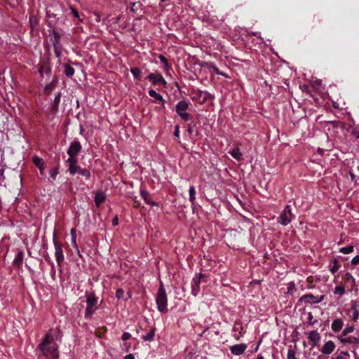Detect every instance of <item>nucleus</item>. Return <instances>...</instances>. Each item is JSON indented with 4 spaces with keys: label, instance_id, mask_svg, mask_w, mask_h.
<instances>
[{
    "label": "nucleus",
    "instance_id": "c9c22d12",
    "mask_svg": "<svg viewBox=\"0 0 359 359\" xmlns=\"http://www.w3.org/2000/svg\"><path fill=\"white\" fill-rule=\"evenodd\" d=\"M60 98H61V93H58L54 98V100H53V104H54V108L55 109H57L58 107V105L60 104Z\"/></svg>",
    "mask_w": 359,
    "mask_h": 359
},
{
    "label": "nucleus",
    "instance_id": "3c124183",
    "mask_svg": "<svg viewBox=\"0 0 359 359\" xmlns=\"http://www.w3.org/2000/svg\"><path fill=\"white\" fill-rule=\"evenodd\" d=\"M349 174H350L351 180H353L355 177V175L352 172H350Z\"/></svg>",
    "mask_w": 359,
    "mask_h": 359
},
{
    "label": "nucleus",
    "instance_id": "09e8293b",
    "mask_svg": "<svg viewBox=\"0 0 359 359\" xmlns=\"http://www.w3.org/2000/svg\"><path fill=\"white\" fill-rule=\"evenodd\" d=\"M312 319H313V316H312L311 313H309V323L311 325L314 324V323L312 322Z\"/></svg>",
    "mask_w": 359,
    "mask_h": 359
},
{
    "label": "nucleus",
    "instance_id": "8fccbe9b",
    "mask_svg": "<svg viewBox=\"0 0 359 359\" xmlns=\"http://www.w3.org/2000/svg\"><path fill=\"white\" fill-rule=\"evenodd\" d=\"M124 359H135L133 354H128L125 356Z\"/></svg>",
    "mask_w": 359,
    "mask_h": 359
},
{
    "label": "nucleus",
    "instance_id": "a19ab883",
    "mask_svg": "<svg viewBox=\"0 0 359 359\" xmlns=\"http://www.w3.org/2000/svg\"><path fill=\"white\" fill-rule=\"evenodd\" d=\"M124 291L123 289H118L116 292V297L117 299H120L123 298Z\"/></svg>",
    "mask_w": 359,
    "mask_h": 359
},
{
    "label": "nucleus",
    "instance_id": "58836bf2",
    "mask_svg": "<svg viewBox=\"0 0 359 359\" xmlns=\"http://www.w3.org/2000/svg\"><path fill=\"white\" fill-rule=\"evenodd\" d=\"M49 174H50V176L53 179L55 180L56 176L58 174V170L57 168H53L50 172H49Z\"/></svg>",
    "mask_w": 359,
    "mask_h": 359
},
{
    "label": "nucleus",
    "instance_id": "de8ad7c7",
    "mask_svg": "<svg viewBox=\"0 0 359 359\" xmlns=\"http://www.w3.org/2000/svg\"><path fill=\"white\" fill-rule=\"evenodd\" d=\"M72 12L75 17L79 18V12L76 10L72 8Z\"/></svg>",
    "mask_w": 359,
    "mask_h": 359
},
{
    "label": "nucleus",
    "instance_id": "20e7f679",
    "mask_svg": "<svg viewBox=\"0 0 359 359\" xmlns=\"http://www.w3.org/2000/svg\"><path fill=\"white\" fill-rule=\"evenodd\" d=\"M189 106V102L185 100L180 101L176 105L177 114L184 121H187L190 119V115L186 112Z\"/></svg>",
    "mask_w": 359,
    "mask_h": 359
},
{
    "label": "nucleus",
    "instance_id": "1a4fd4ad",
    "mask_svg": "<svg viewBox=\"0 0 359 359\" xmlns=\"http://www.w3.org/2000/svg\"><path fill=\"white\" fill-rule=\"evenodd\" d=\"M247 348V345L245 344H236L230 347L231 353L235 355H240L243 354Z\"/></svg>",
    "mask_w": 359,
    "mask_h": 359
},
{
    "label": "nucleus",
    "instance_id": "5fc2aeb1",
    "mask_svg": "<svg viewBox=\"0 0 359 359\" xmlns=\"http://www.w3.org/2000/svg\"><path fill=\"white\" fill-rule=\"evenodd\" d=\"M30 21L34 22V20H32V18H30Z\"/></svg>",
    "mask_w": 359,
    "mask_h": 359
},
{
    "label": "nucleus",
    "instance_id": "bb28decb",
    "mask_svg": "<svg viewBox=\"0 0 359 359\" xmlns=\"http://www.w3.org/2000/svg\"><path fill=\"white\" fill-rule=\"evenodd\" d=\"M130 72L132 73L135 78L140 79L141 71L140 69H138L137 67L131 68Z\"/></svg>",
    "mask_w": 359,
    "mask_h": 359
},
{
    "label": "nucleus",
    "instance_id": "39448f33",
    "mask_svg": "<svg viewBox=\"0 0 359 359\" xmlns=\"http://www.w3.org/2000/svg\"><path fill=\"white\" fill-rule=\"evenodd\" d=\"M97 299L93 295H89L87 297L86 303L87 306L85 312V317L90 318L94 313L96 309V304Z\"/></svg>",
    "mask_w": 359,
    "mask_h": 359
},
{
    "label": "nucleus",
    "instance_id": "f3484780",
    "mask_svg": "<svg viewBox=\"0 0 359 359\" xmlns=\"http://www.w3.org/2000/svg\"><path fill=\"white\" fill-rule=\"evenodd\" d=\"M141 196L147 204L151 205L153 206L158 205V203L156 202H154L151 199L150 196L149 195V194L147 191H141Z\"/></svg>",
    "mask_w": 359,
    "mask_h": 359
},
{
    "label": "nucleus",
    "instance_id": "7c9ffc66",
    "mask_svg": "<svg viewBox=\"0 0 359 359\" xmlns=\"http://www.w3.org/2000/svg\"><path fill=\"white\" fill-rule=\"evenodd\" d=\"M334 293L343 296L345 294V289L342 286H336L334 290Z\"/></svg>",
    "mask_w": 359,
    "mask_h": 359
},
{
    "label": "nucleus",
    "instance_id": "a211bd4d",
    "mask_svg": "<svg viewBox=\"0 0 359 359\" xmlns=\"http://www.w3.org/2000/svg\"><path fill=\"white\" fill-rule=\"evenodd\" d=\"M200 278L196 277L192 280V294L196 296L199 292Z\"/></svg>",
    "mask_w": 359,
    "mask_h": 359
},
{
    "label": "nucleus",
    "instance_id": "c756f323",
    "mask_svg": "<svg viewBox=\"0 0 359 359\" xmlns=\"http://www.w3.org/2000/svg\"><path fill=\"white\" fill-rule=\"evenodd\" d=\"M287 359H298L296 356V351L292 348H289L287 353Z\"/></svg>",
    "mask_w": 359,
    "mask_h": 359
},
{
    "label": "nucleus",
    "instance_id": "412c9836",
    "mask_svg": "<svg viewBox=\"0 0 359 359\" xmlns=\"http://www.w3.org/2000/svg\"><path fill=\"white\" fill-rule=\"evenodd\" d=\"M148 93L150 97H154L158 102H163L164 99L161 95L156 93L154 90L150 89L148 91Z\"/></svg>",
    "mask_w": 359,
    "mask_h": 359
},
{
    "label": "nucleus",
    "instance_id": "ddd939ff",
    "mask_svg": "<svg viewBox=\"0 0 359 359\" xmlns=\"http://www.w3.org/2000/svg\"><path fill=\"white\" fill-rule=\"evenodd\" d=\"M334 343L332 341H328L323 346L321 351L323 353L328 355L334 351Z\"/></svg>",
    "mask_w": 359,
    "mask_h": 359
},
{
    "label": "nucleus",
    "instance_id": "a878e982",
    "mask_svg": "<svg viewBox=\"0 0 359 359\" xmlns=\"http://www.w3.org/2000/svg\"><path fill=\"white\" fill-rule=\"evenodd\" d=\"M287 292L289 294H294V293L296 291V285H295L294 283H293V282L289 283L288 285H287Z\"/></svg>",
    "mask_w": 359,
    "mask_h": 359
},
{
    "label": "nucleus",
    "instance_id": "0eeeda50",
    "mask_svg": "<svg viewBox=\"0 0 359 359\" xmlns=\"http://www.w3.org/2000/svg\"><path fill=\"white\" fill-rule=\"evenodd\" d=\"M53 244L55 250V256L58 265H60L64 260L63 251L61 244L57 243L56 237L53 235Z\"/></svg>",
    "mask_w": 359,
    "mask_h": 359
},
{
    "label": "nucleus",
    "instance_id": "2f4dec72",
    "mask_svg": "<svg viewBox=\"0 0 359 359\" xmlns=\"http://www.w3.org/2000/svg\"><path fill=\"white\" fill-rule=\"evenodd\" d=\"M55 81H53L51 83H50L49 84L46 85L45 86V88H44L45 92L47 94L50 93L53 90V88L55 86Z\"/></svg>",
    "mask_w": 359,
    "mask_h": 359
},
{
    "label": "nucleus",
    "instance_id": "603ef678",
    "mask_svg": "<svg viewBox=\"0 0 359 359\" xmlns=\"http://www.w3.org/2000/svg\"><path fill=\"white\" fill-rule=\"evenodd\" d=\"M256 359H264V357L262 355H259Z\"/></svg>",
    "mask_w": 359,
    "mask_h": 359
},
{
    "label": "nucleus",
    "instance_id": "f704fd0d",
    "mask_svg": "<svg viewBox=\"0 0 359 359\" xmlns=\"http://www.w3.org/2000/svg\"><path fill=\"white\" fill-rule=\"evenodd\" d=\"M22 259H23V252H19L15 258V264H21L22 262Z\"/></svg>",
    "mask_w": 359,
    "mask_h": 359
},
{
    "label": "nucleus",
    "instance_id": "6e6552de",
    "mask_svg": "<svg viewBox=\"0 0 359 359\" xmlns=\"http://www.w3.org/2000/svg\"><path fill=\"white\" fill-rule=\"evenodd\" d=\"M147 79L154 86L158 85L165 86L167 83L165 79L161 74L151 73L147 76Z\"/></svg>",
    "mask_w": 359,
    "mask_h": 359
},
{
    "label": "nucleus",
    "instance_id": "5701e85b",
    "mask_svg": "<svg viewBox=\"0 0 359 359\" xmlns=\"http://www.w3.org/2000/svg\"><path fill=\"white\" fill-rule=\"evenodd\" d=\"M65 74L67 76H72L74 74V69L69 65H65Z\"/></svg>",
    "mask_w": 359,
    "mask_h": 359
},
{
    "label": "nucleus",
    "instance_id": "49530a36",
    "mask_svg": "<svg viewBox=\"0 0 359 359\" xmlns=\"http://www.w3.org/2000/svg\"><path fill=\"white\" fill-rule=\"evenodd\" d=\"M187 132L189 134H191L194 132V128L191 125L188 126Z\"/></svg>",
    "mask_w": 359,
    "mask_h": 359
},
{
    "label": "nucleus",
    "instance_id": "4be33fe9",
    "mask_svg": "<svg viewBox=\"0 0 359 359\" xmlns=\"http://www.w3.org/2000/svg\"><path fill=\"white\" fill-rule=\"evenodd\" d=\"M67 162L69 163V170L70 171L72 168L76 166V156H69Z\"/></svg>",
    "mask_w": 359,
    "mask_h": 359
},
{
    "label": "nucleus",
    "instance_id": "9d476101",
    "mask_svg": "<svg viewBox=\"0 0 359 359\" xmlns=\"http://www.w3.org/2000/svg\"><path fill=\"white\" fill-rule=\"evenodd\" d=\"M81 149V145L80 142L75 141L70 144L67 150V154L69 156H76L78 153L80 151Z\"/></svg>",
    "mask_w": 359,
    "mask_h": 359
},
{
    "label": "nucleus",
    "instance_id": "f03ea898",
    "mask_svg": "<svg viewBox=\"0 0 359 359\" xmlns=\"http://www.w3.org/2000/svg\"><path fill=\"white\" fill-rule=\"evenodd\" d=\"M156 302L158 310L163 313L168 312V299L163 284L161 282L156 297Z\"/></svg>",
    "mask_w": 359,
    "mask_h": 359
},
{
    "label": "nucleus",
    "instance_id": "72a5a7b5",
    "mask_svg": "<svg viewBox=\"0 0 359 359\" xmlns=\"http://www.w3.org/2000/svg\"><path fill=\"white\" fill-rule=\"evenodd\" d=\"M349 354L347 352H341L339 355L336 358H332V359H349Z\"/></svg>",
    "mask_w": 359,
    "mask_h": 359
},
{
    "label": "nucleus",
    "instance_id": "c85d7f7f",
    "mask_svg": "<svg viewBox=\"0 0 359 359\" xmlns=\"http://www.w3.org/2000/svg\"><path fill=\"white\" fill-rule=\"evenodd\" d=\"M351 310L353 311L352 319L353 321H357L359 318V311L356 309L355 304L351 306Z\"/></svg>",
    "mask_w": 359,
    "mask_h": 359
},
{
    "label": "nucleus",
    "instance_id": "4c0bfd02",
    "mask_svg": "<svg viewBox=\"0 0 359 359\" xmlns=\"http://www.w3.org/2000/svg\"><path fill=\"white\" fill-rule=\"evenodd\" d=\"M339 269V266L336 260L334 262L333 266L330 268V272L334 274Z\"/></svg>",
    "mask_w": 359,
    "mask_h": 359
},
{
    "label": "nucleus",
    "instance_id": "79ce46f5",
    "mask_svg": "<svg viewBox=\"0 0 359 359\" xmlns=\"http://www.w3.org/2000/svg\"><path fill=\"white\" fill-rule=\"evenodd\" d=\"M131 337V334L129 332H124L122 335V340L127 341Z\"/></svg>",
    "mask_w": 359,
    "mask_h": 359
},
{
    "label": "nucleus",
    "instance_id": "c03bdc74",
    "mask_svg": "<svg viewBox=\"0 0 359 359\" xmlns=\"http://www.w3.org/2000/svg\"><path fill=\"white\" fill-rule=\"evenodd\" d=\"M174 135L177 137H179L180 136V128L178 126H175Z\"/></svg>",
    "mask_w": 359,
    "mask_h": 359
},
{
    "label": "nucleus",
    "instance_id": "7ed1b4c3",
    "mask_svg": "<svg viewBox=\"0 0 359 359\" xmlns=\"http://www.w3.org/2000/svg\"><path fill=\"white\" fill-rule=\"evenodd\" d=\"M294 215L292 212L291 206L290 205H287L278 217V222L283 226H287L294 219Z\"/></svg>",
    "mask_w": 359,
    "mask_h": 359
},
{
    "label": "nucleus",
    "instance_id": "b1692460",
    "mask_svg": "<svg viewBox=\"0 0 359 359\" xmlns=\"http://www.w3.org/2000/svg\"><path fill=\"white\" fill-rule=\"evenodd\" d=\"M354 247L353 245H348L346 247H342L339 248V252L342 254H349L353 251Z\"/></svg>",
    "mask_w": 359,
    "mask_h": 359
},
{
    "label": "nucleus",
    "instance_id": "423d86ee",
    "mask_svg": "<svg viewBox=\"0 0 359 359\" xmlns=\"http://www.w3.org/2000/svg\"><path fill=\"white\" fill-rule=\"evenodd\" d=\"M324 299V296H314L312 294H306L303 295L300 299V302H304L306 304H313L320 303Z\"/></svg>",
    "mask_w": 359,
    "mask_h": 359
},
{
    "label": "nucleus",
    "instance_id": "473e14b6",
    "mask_svg": "<svg viewBox=\"0 0 359 359\" xmlns=\"http://www.w3.org/2000/svg\"><path fill=\"white\" fill-rule=\"evenodd\" d=\"M154 330H151V332H149V333H147L146 335H144L142 337V339L144 340V341H152L153 339H154Z\"/></svg>",
    "mask_w": 359,
    "mask_h": 359
},
{
    "label": "nucleus",
    "instance_id": "393cba45",
    "mask_svg": "<svg viewBox=\"0 0 359 359\" xmlns=\"http://www.w3.org/2000/svg\"><path fill=\"white\" fill-rule=\"evenodd\" d=\"M189 200L191 201L192 203H194V201L196 198V189L194 187L191 186L190 187L189 189Z\"/></svg>",
    "mask_w": 359,
    "mask_h": 359
},
{
    "label": "nucleus",
    "instance_id": "cd10ccee",
    "mask_svg": "<svg viewBox=\"0 0 359 359\" xmlns=\"http://www.w3.org/2000/svg\"><path fill=\"white\" fill-rule=\"evenodd\" d=\"M341 342L342 343H353V342H359V338H355V337H346V338H341L340 339Z\"/></svg>",
    "mask_w": 359,
    "mask_h": 359
},
{
    "label": "nucleus",
    "instance_id": "9b49d317",
    "mask_svg": "<svg viewBox=\"0 0 359 359\" xmlns=\"http://www.w3.org/2000/svg\"><path fill=\"white\" fill-rule=\"evenodd\" d=\"M308 339L309 340L311 345L312 346H315L320 341V337L319 333L317 331L313 330V331H311L309 332Z\"/></svg>",
    "mask_w": 359,
    "mask_h": 359
},
{
    "label": "nucleus",
    "instance_id": "37998d69",
    "mask_svg": "<svg viewBox=\"0 0 359 359\" xmlns=\"http://www.w3.org/2000/svg\"><path fill=\"white\" fill-rule=\"evenodd\" d=\"M351 264L353 265L359 264V255H356L352 259Z\"/></svg>",
    "mask_w": 359,
    "mask_h": 359
},
{
    "label": "nucleus",
    "instance_id": "e433bc0d",
    "mask_svg": "<svg viewBox=\"0 0 359 359\" xmlns=\"http://www.w3.org/2000/svg\"><path fill=\"white\" fill-rule=\"evenodd\" d=\"M354 330V327L353 326H348L346 327L342 332V334L344 336H346L348 335V334L353 332Z\"/></svg>",
    "mask_w": 359,
    "mask_h": 359
},
{
    "label": "nucleus",
    "instance_id": "dca6fc26",
    "mask_svg": "<svg viewBox=\"0 0 359 359\" xmlns=\"http://www.w3.org/2000/svg\"><path fill=\"white\" fill-rule=\"evenodd\" d=\"M105 198H106V196L104 194V192H102V191L97 192L95 194V202L96 205L97 207H99L100 205V204H102L105 201Z\"/></svg>",
    "mask_w": 359,
    "mask_h": 359
},
{
    "label": "nucleus",
    "instance_id": "f257e3e1",
    "mask_svg": "<svg viewBox=\"0 0 359 359\" xmlns=\"http://www.w3.org/2000/svg\"><path fill=\"white\" fill-rule=\"evenodd\" d=\"M57 334V330H50L39 344V351L45 359H57L59 357L58 344L56 342Z\"/></svg>",
    "mask_w": 359,
    "mask_h": 359
},
{
    "label": "nucleus",
    "instance_id": "a18cd8bd",
    "mask_svg": "<svg viewBox=\"0 0 359 359\" xmlns=\"http://www.w3.org/2000/svg\"><path fill=\"white\" fill-rule=\"evenodd\" d=\"M111 222H112L113 226H117L118 224V217H115L112 219Z\"/></svg>",
    "mask_w": 359,
    "mask_h": 359
},
{
    "label": "nucleus",
    "instance_id": "6ab92c4d",
    "mask_svg": "<svg viewBox=\"0 0 359 359\" xmlns=\"http://www.w3.org/2000/svg\"><path fill=\"white\" fill-rule=\"evenodd\" d=\"M71 238H72V243L73 245V248L77 251V252L79 254V250L78 245L76 241V229L72 228L70 231Z\"/></svg>",
    "mask_w": 359,
    "mask_h": 359
},
{
    "label": "nucleus",
    "instance_id": "4468645a",
    "mask_svg": "<svg viewBox=\"0 0 359 359\" xmlns=\"http://www.w3.org/2000/svg\"><path fill=\"white\" fill-rule=\"evenodd\" d=\"M32 161L35 165L39 169L41 175H43L44 169V161L41 158L36 156L33 157Z\"/></svg>",
    "mask_w": 359,
    "mask_h": 359
},
{
    "label": "nucleus",
    "instance_id": "ea45409f",
    "mask_svg": "<svg viewBox=\"0 0 359 359\" xmlns=\"http://www.w3.org/2000/svg\"><path fill=\"white\" fill-rule=\"evenodd\" d=\"M158 58H159L160 61L164 64L165 68L168 69V60L166 59V57L165 56L162 55H160L158 56Z\"/></svg>",
    "mask_w": 359,
    "mask_h": 359
},
{
    "label": "nucleus",
    "instance_id": "2eb2a0df",
    "mask_svg": "<svg viewBox=\"0 0 359 359\" xmlns=\"http://www.w3.org/2000/svg\"><path fill=\"white\" fill-rule=\"evenodd\" d=\"M344 326V322L341 319H335L333 320L331 328L334 332L341 331Z\"/></svg>",
    "mask_w": 359,
    "mask_h": 359
},
{
    "label": "nucleus",
    "instance_id": "aec40b11",
    "mask_svg": "<svg viewBox=\"0 0 359 359\" xmlns=\"http://www.w3.org/2000/svg\"><path fill=\"white\" fill-rule=\"evenodd\" d=\"M229 154L231 155L233 158L238 161H241L243 159V154L241 152L239 148H234L229 152Z\"/></svg>",
    "mask_w": 359,
    "mask_h": 359
},
{
    "label": "nucleus",
    "instance_id": "864d4df0",
    "mask_svg": "<svg viewBox=\"0 0 359 359\" xmlns=\"http://www.w3.org/2000/svg\"><path fill=\"white\" fill-rule=\"evenodd\" d=\"M30 21L34 22V20H32V18H30Z\"/></svg>",
    "mask_w": 359,
    "mask_h": 359
},
{
    "label": "nucleus",
    "instance_id": "f8f14e48",
    "mask_svg": "<svg viewBox=\"0 0 359 359\" xmlns=\"http://www.w3.org/2000/svg\"><path fill=\"white\" fill-rule=\"evenodd\" d=\"M69 172L72 175H74L75 173L77 172V173L81 175L82 176L86 177V178H89L90 177V172L88 170L82 169L81 167L77 166V165L76 167L72 168V169H71Z\"/></svg>",
    "mask_w": 359,
    "mask_h": 359
}]
</instances>
